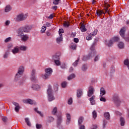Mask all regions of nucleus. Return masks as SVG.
Returning a JSON list of instances; mask_svg holds the SVG:
<instances>
[{
  "instance_id": "obj_1",
  "label": "nucleus",
  "mask_w": 129,
  "mask_h": 129,
  "mask_svg": "<svg viewBox=\"0 0 129 129\" xmlns=\"http://www.w3.org/2000/svg\"><path fill=\"white\" fill-rule=\"evenodd\" d=\"M95 92V89L93 86H90L87 92V95L88 97H91L89 100L91 104V105H94L95 104V95L94 94Z\"/></svg>"
},
{
  "instance_id": "obj_2",
  "label": "nucleus",
  "mask_w": 129,
  "mask_h": 129,
  "mask_svg": "<svg viewBox=\"0 0 129 129\" xmlns=\"http://www.w3.org/2000/svg\"><path fill=\"white\" fill-rule=\"evenodd\" d=\"M24 72H25V67L23 66H20L18 68L17 73L15 75L14 80L16 82L20 80L21 77L23 76Z\"/></svg>"
},
{
  "instance_id": "obj_3",
  "label": "nucleus",
  "mask_w": 129,
  "mask_h": 129,
  "mask_svg": "<svg viewBox=\"0 0 129 129\" xmlns=\"http://www.w3.org/2000/svg\"><path fill=\"white\" fill-rule=\"evenodd\" d=\"M47 94H48V99L49 101H53L54 100L55 97L53 95V91L52 90V86L51 85H48L47 89Z\"/></svg>"
},
{
  "instance_id": "obj_4",
  "label": "nucleus",
  "mask_w": 129,
  "mask_h": 129,
  "mask_svg": "<svg viewBox=\"0 0 129 129\" xmlns=\"http://www.w3.org/2000/svg\"><path fill=\"white\" fill-rule=\"evenodd\" d=\"M32 28L33 27H32V26L26 25L24 27H20L17 30V31L21 32L22 33H30Z\"/></svg>"
},
{
  "instance_id": "obj_5",
  "label": "nucleus",
  "mask_w": 129,
  "mask_h": 129,
  "mask_svg": "<svg viewBox=\"0 0 129 129\" xmlns=\"http://www.w3.org/2000/svg\"><path fill=\"white\" fill-rule=\"evenodd\" d=\"M52 73H53V70L51 68H47L45 69V74L44 75H42L41 77L43 78V79H48L49 77L52 75Z\"/></svg>"
},
{
  "instance_id": "obj_6",
  "label": "nucleus",
  "mask_w": 129,
  "mask_h": 129,
  "mask_svg": "<svg viewBox=\"0 0 129 129\" xmlns=\"http://www.w3.org/2000/svg\"><path fill=\"white\" fill-rule=\"evenodd\" d=\"M17 33L18 37L21 38L22 41L25 42L26 41H28V40H29V36L27 34H25L24 32L20 31H17Z\"/></svg>"
},
{
  "instance_id": "obj_7",
  "label": "nucleus",
  "mask_w": 129,
  "mask_h": 129,
  "mask_svg": "<svg viewBox=\"0 0 129 129\" xmlns=\"http://www.w3.org/2000/svg\"><path fill=\"white\" fill-rule=\"evenodd\" d=\"M27 18H28L27 14H20L15 17V20L16 22H22L25 21Z\"/></svg>"
},
{
  "instance_id": "obj_8",
  "label": "nucleus",
  "mask_w": 129,
  "mask_h": 129,
  "mask_svg": "<svg viewBox=\"0 0 129 129\" xmlns=\"http://www.w3.org/2000/svg\"><path fill=\"white\" fill-rule=\"evenodd\" d=\"M95 47V43H94L92 45V46L90 47L91 52L88 54V56H89L90 58L94 57V56L96 55V50H95V49H94Z\"/></svg>"
},
{
  "instance_id": "obj_9",
  "label": "nucleus",
  "mask_w": 129,
  "mask_h": 129,
  "mask_svg": "<svg viewBox=\"0 0 129 129\" xmlns=\"http://www.w3.org/2000/svg\"><path fill=\"white\" fill-rule=\"evenodd\" d=\"M113 100L116 105L118 106L119 104H120V99H119V96H118L117 94L113 95Z\"/></svg>"
},
{
  "instance_id": "obj_10",
  "label": "nucleus",
  "mask_w": 129,
  "mask_h": 129,
  "mask_svg": "<svg viewBox=\"0 0 129 129\" xmlns=\"http://www.w3.org/2000/svg\"><path fill=\"white\" fill-rule=\"evenodd\" d=\"M30 79L33 82H36L37 79L36 78V70L33 69L31 71Z\"/></svg>"
},
{
  "instance_id": "obj_11",
  "label": "nucleus",
  "mask_w": 129,
  "mask_h": 129,
  "mask_svg": "<svg viewBox=\"0 0 129 129\" xmlns=\"http://www.w3.org/2000/svg\"><path fill=\"white\" fill-rule=\"evenodd\" d=\"M109 3H110L109 0H105L104 1V10L105 11V13H109V10H108V8L110 7Z\"/></svg>"
},
{
  "instance_id": "obj_12",
  "label": "nucleus",
  "mask_w": 129,
  "mask_h": 129,
  "mask_svg": "<svg viewBox=\"0 0 129 129\" xmlns=\"http://www.w3.org/2000/svg\"><path fill=\"white\" fill-rule=\"evenodd\" d=\"M12 104L15 106V110L16 112H19L20 111V109H21V107L20 106V104L16 102H13Z\"/></svg>"
},
{
  "instance_id": "obj_13",
  "label": "nucleus",
  "mask_w": 129,
  "mask_h": 129,
  "mask_svg": "<svg viewBox=\"0 0 129 129\" xmlns=\"http://www.w3.org/2000/svg\"><path fill=\"white\" fill-rule=\"evenodd\" d=\"M126 31V29L125 28V27H123L122 28L119 32V34L121 36V37H122V38H124L125 37V31Z\"/></svg>"
},
{
  "instance_id": "obj_14",
  "label": "nucleus",
  "mask_w": 129,
  "mask_h": 129,
  "mask_svg": "<svg viewBox=\"0 0 129 129\" xmlns=\"http://www.w3.org/2000/svg\"><path fill=\"white\" fill-rule=\"evenodd\" d=\"M62 122V115L57 116V127H60Z\"/></svg>"
},
{
  "instance_id": "obj_15",
  "label": "nucleus",
  "mask_w": 129,
  "mask_h": 129,
  "mask_svg": "<svg viewBox=\"0 0 129 129\" xmlns=\"http://www.w3.org/2000/svg\"><path fill=\"white\" fill-rule=\"evenodd\" d=\"M83 94V90L81 89H79L77 91V96L79 98L81 97L82 96V95Z\"/></svg>"
},
{
  "instance_id": "obj_16",
  "label": "nucleus",
  "mask_w": 129,
  "mask_h": 129,
  "mask_svg": "<svg viewBox=\"0 0 129 129\" xmlns=\"http://www.w3.org/2000/svg\"><path fill=\"white\" fill-rule=\"evenodd\" d=\"M32 88L33 90H40V88H41V86L38 84H35L32 86Z\"/></svg>"
},
{
  "instance_id": "obj_17",
  "label": "nucleus",
  "mask_w": 129,
  "mask_h": 129,
  "mask_svg": "<svg viewBox=\"0 0 129 129\" xmlns=\"http://www.w3.org/2000/svg\"><path fill=\"white\" fill-rule=\"evenodd\" d=\"M12 10V8L11 5H7L5 8V12L9 13V12H11Z\"/></svg>"
},
{
  "instance_id": "obj_18",
  "label": "nucleus",
  "mask_w": 129,
  "mask_h": 129,
  "mask_svg": "<svg viewBox=\"0 0 129 129\" xmlns=\"http://www.w3.org/2000/svg\"><path fill=\"white\" fill-rule=\"evenodd\" d=\"M120 124L121 126H124V124H125V119L123 117H120Z\"/></svg>"
},
{
  "instance_id": "obj_19",
  "label": "nucleus",
  "mask_w": 129,
  "mask_h": 129,
  "mask_svg": "<svg viewBox=\"0 0 129 129\" xmlns=\"http://www.w3.org/2000/svg\"><path fill=\"white\" fill-rule=\"evenodd\" d=\"M105 44L106 46H108V47H112V45H113V42L111 39L109 40H106L105 41Z\"/></svg>"
},
{
  "instance_id": "obj_20",
  "label": "nucleus",
  "mask_w": 129,
  "mask_h": 129,
  "mask_svg": "<svg viewBox=\"0 0 129 129\" xmlns=\"http://www.w3.org/2000/svg\"><path fill=\"white\" fill-rule=\"evenodd\" d=\"M67 116V124H69L70 123V121H71V115L70 114L67 113L66 114Z\"/></svg>"
},
{
  "instance_id": "obj_21",
  "label": "nucleus",
  "mask_w": 129,
  "mask_h": 129,
  "mask_svg": "<svg viewBox=\"0 0 129 129\" xmlns=\"http://www.w3.org/2000/svg\"><path fill=\"white\" fill-rule=\"evenodd\" d=\"M12 52L13 54L16 55V54H18V53L20 52V49L18 47H15L13 49H12Z\"/></svg>"
},
{
  "instance_id": "obj_22",
  "label": "nucleus",
  "mask_w": 129,
  "mask_h": 129,
  "mask_svg": "<svg viewBox=\"0 0 129 129\" xmlns=\"http://www.w3.org/2000/svg\"><path fill=\"white\" fill-rule=\"evenodd\" d=\"M104 116L107 120H109V119H110V114H109V112H105L104 113Z\"/></svg>"
},
{
  "instance_id": "obj_23",
  "label": "nucleus",
  "mask_w": 129,
  "mask_h": 129,
  "mask_svg": "<svg viewBox=\"0 0 129 129\" xmlns=\"http://www.w3.org/2000/svg\"><path fill=\"white\" fill-rule=\"evenodd\" d=\"M24 103H28L29 104H34V102L31 99H26L24 100Z\"/></svg>"
},
{
  "instance_id": "obj_24",
  "label": "nucleus",
  "mask_w": 129,
  "mask_h": 129,
  "mask_svg": "<svg viewBox=\"0 0 129 129\" xmlns=\"http://www.w3.org/2000/svg\"><path fill=\"white\" fill-rule=\"evenodd\" d=\"M106 93V92L105 91V90H104V88L103 87L101 88L100 96H103V95H105Z\"/></svg>"
},
{
  "instance_id": "obj_25",
  "label": "nucleus",
  "mask_w": 129,
  "mask_h": 129,
  "mask_svg": "<svg viewBox=\"0 0 129 129\" xmlns=\"http://www.w3.org/2000/svg\"><path fill=\"white\" fill-rule=\"evenodd\" d=\"M96 14L98 17H100L104 14V15H105V13H104V12L102 11V10H98L96 11Z\"/></svg>"
},
{
  "instance_id": "obj_26",
  "label": "nucleus",
  "mask_w": 129,
  "mask_h": 129,
  "mask_svg": "<svg viewBox=\"0 0 129 129\" xmlns=\"http://www.w3.org/2000/svg\"><path fill=\"white\" fill-rule=\"evenodd\" d=\"M34 110L36 112H37V113H38V114H39V115H40L41 117H43V116H44V114L42 113V112L38 110V108H35Z\"/></svg>"
},
{
  "instance_id": "obj_27",
  "label": "nucleus",
  "mask_w": 129,
  "mask_h": 129,
  "mask_svg": "<svg viewBox=\"0 0 129 129\" xmlns=\"http://www.w3.org/2000/svg\"><path fill=\"white\" fill-rule=\"evenodd\" d=\"M84 120V118L83 117H80L78 119V125H81L83 122V120Z\"/></svg>"
},
{
  "instance_id": "obj_28",
  "label": "nucleus",
  "mask_w": 129,
  "mask_h": 129,
  "mask_svg": "<svg viewBox=\"0 0 129 129\" xmlns=\"http://www.w3.org/2000/svg\"><path fill=\"white\" fill-rule=\"evenodd\" d=\"M118 47L119 49H123L124 48V43L123 42H120L118 44Z\"/></svg>"
},
{
  "instance_id": "obj_29",
  "label": "nucleus",
  "mask_w": 129,
  "mask_h": 129,
  "mask_svg": "<svg viewBox=\"0 0 129 129\" xmlns=\"http://www.w3.org/2000/svg\"><path fill=\"white\" fill-rule=\"evenodd\" d=\"M19 50L21 51H27V49H28V47L26 46H21L19 47Z\"/></svg>"
},
{
  "instance_id": "obj_30",
  "label": "nucleus",
  "mask_w": 129,
  "mask_h": 129,
  "mask_svg": "<svg viewBox=\"0 0 129 129\" xmlns=\"http://www.w3.org/2000/svg\"><path fill=\"white\" fill-rule=\"evenodd\" d=\"M54 120H55V119L52 117V116H49L48 118V122H49V123H51V122H53V121H54Z\"/></svg>"
},
{
  "instance_id": "obj_31",
  "label": "nucleus",
  "mask_w": 129,
  "mask_h": 129,
  "mask_svg": "<svg viewBox=\"0 0 129 129\" xmlns=\"http://www.w3.org/2000/svg\"><path fill=\"white\" fill-rule=\"evenodd\" d=\"M111 40L113 41V43H115V42H118L119 38L117 36H115L113 38L111 39Z\"/></svg>"
},
{
  "instance_id": "obj_32",
  "label": "nucleus",
  "mask_w": 129,
  "mask_h": 129,
  "mask_svg": "<svg viewBox=\"0 0 129 129\" xmlns=\"http://www.w3.org/2000/svg\"><path fill=\"white\" fill-rule=\"evenodd\" d=\"M76 77V76L75 75V74H72L68 77V79L69 80H72L73 78H75Z\"/></svg>"
},
{
  "instance_id": "obj_33",
  "label": "nucleus",
  "mask_w": 129,
  "mask_h": 129,
  "mask_svg": "<svg viewBox=\"0 0 129 129\" xmlns=\"http://www.w3.org/2000/svg\"><path fill=\"white\" fill-rule=\"evenodd\" d=\"M25 120V122H26V124L28 125V126H31V125H32V124H31V122L29 119V118H26Z\"/></svg>"
},
{
  "instance_id": "obj_34",
  "label": "nucleus",
  "mask_w": 129,
  "mask_h": 129,
  "mask_svg": "<svg viewBox=\"0 0 129 129\" xmlns=\"http://www.w3.org/2000/svg\"><path fill=\"white\" fill-rule=\"evenodd\" d=\"M62 41H63V37H59L56 38V42L57 44H60V42H62Z\"/></svg>"
},
{
  "instance_id": "obj_35",
  "label": "nucleus",
  "mask_w": 129,
  "mask_h": 129,
  "mask_svg": "<svg viewBox=\"0 0 129 129\" xmlns=\"http://www.w3.org/2000/svg\"><path fill=\"white\" fill-rule=\"evenodd\" d=\"M46 29H47V27H46V26H42L41 30V33L42 34L45 33V32L46 31Z\"/></svg>"
},
{
  "instance_id": "obj_36",
  "label": "nucleus",
  "mask_w": 129,
  "mask_h": 129,
  "mask_svg": "<svg viewBox=\"0 0 129 129\" xmlns=\"http://www.w3.org/2000/svg\"><path fill=\"white\" fill-rule=\"evenodd\" d=\"M92 37H93V36L91 35V33H90L87 36L86 39L87 40V41H89V40H92Z\"/></svg>"
},
{
  "instance_id": "obj_37",
  "label": "nucleus",
  "mask_w": 129,
  "mask_h": 129,
  "mask_svg": "<svg viewBox=\"0 0 129 129\" xmlns=\"http://www.w3.org/2000/svg\"><path fill=\"white\" fill-rule=\"evenodd\" d=\"M82 71H86L87 70V64H84L82 67Z\"/></svg>"
},
{
  "instance_id": "obj_38",
  "label": "nucleus",
  "mask_w": 129,
  "mask_h": 129,
  "mask_svg": "<svg viewBox=\"0 0 129 129\" xmlns=\"http://www.w3.org/2000/svg\"><path fill=\"white\" fill-rule=\"evenodd\" d=\"M57 107H55L54 108H53L52 111V114L53 115H55V114L57 113Z\"/></svg>"
},
{
  "instance_id": "obj_39",
  "label": "nucleus",
  "mask_w": 129,
  "mask_h": 129,
  "mask_svg": "<svg viewBox=\"0 0 129 129\" xmlns=\"http://www.w3.org/2000/svg\"><path fill=\"white\" fill-rule=\"evenodd\" d=\"M107 120L106 119H104L103 121V127L104 128H105V127H106V125L107 124Z\"/></svg>"
},
{
  "instance_id": "obj_40",
  "label": "nucleus",
  "mask_w": 129,
  "mask_h": 129,
  "mask_svg": "<svg viewBox=\"0 0 129 129\" xmlns=\"http://www.w3.org/2000/svg\"><path fill=\"white\" fill-rule=\"evenodd\" d=\"M52 59L54 61H55L56 60H59L60 59V57L59 55H54L52 56Z\"/></svg>"
},
{
  "instance_id": "obj_41",
  "label": "nucleus",
  "mask_w": 129,
  "mask_h": 129,
  "mask_svg": "<svg viewBox=\"0 0 129 129\" xmlns=\"http://www.w3.org/2000/svg\"><path fill=\"white\" fill-rule=\"evenodd\" d=\"M81 30L82 31V32H86V28H85V25H84L83 24L81 25Z\"/></svg>"
},
{
  "instance_id": "obj_42",
  "label": "nucleus",
  "mask_w": 129,
  "mask_h": 129,
  "mask_svg": "<svg viewBox=\"0 0 129 129\" xmlns=\"http://www.w3.org/2000/svg\"><path fill=\"white\" fill-rule=\"evenodd\" d=\"M92 115H93V118H94V119H95L96 118V117H97V113H96V111H94L92 112Z\"/></svg>"
},
{
  "instance_id": "obj_43",
  "label": "nucleus",
  "mask_w": 129,
  "mask_h": 129,
  "mask_svg": "<svg viewBox=\"0 0 129 129\" xmlns=\"http://www.w3.org/2000/svg\"><path fill=\"white\" fill-rule=\"evenodd\" d=\"M90 56L88 55H86V56H84L83 57V60L84 61H87V60H89V58H90Z\"/></svg>"
},
{
  "instance_id": "obj_44",
  "label": "nucleus",
  "mask_w": 129,
  "mask_h": 129,
  "mask_svg": "<svg viewBox=\"0 0 129 129\" xmlns=\"http://www.w3.org/2000/svg\"><path fill=\"white\" fill-rule=\"evenodd\" d=\"M69 22L65 21L63 23V26L65 27V28H68L69 27Z\"/></svg>"
},
{
  "instance_id": "obj_45",
  "label": "nucleus",
  "mask_w": 129,
  "mask_h": 129,
  "mask_svg": "<svg viewBox=\"0 0 129 129\" xmlns=\"http://www.w3.org/2000/svg\"><path fill=\"white\" fill-rule=\"evenodd\" d=\"M67 86V82H63L61 83V87L65 88Z\"/></svg>"
},
{
  "instance_id": "obj_46",
  "label": "nucleus",
  "mask_w": 129,
  "mask_h": 129,
  "mask_svg": "<svg viewBox=\"0 0 129 129\" xmlns=\"http://www.w3.org/2000/svg\"><path fill=\"white\" fill-rule=\"evenodd\" d=\"M97 32H98V30H97V29H95L93 32L91 33V34L93 36H95L97 34Z\"/></svg>"
},
{
  "instance_id": "obj_47",
  "label": "nucleus",
  "mask_w": 129,
  "mask_h": 129,
  "mask_svg": "<svg viewBox=\"0 0 129 129\" xmlns=\"http://www.w3.org/2000/svg\"><path fill=\"white\" fill-rule=\"evenodd\" d=\"M100 101H102L103 102H106V99H105V98L103 97V96H100Z\"/></svg>"
},
{
  "instance_id": "obj_48",
  "label": "nucleus",
  "mask_w": 129,
  "mask_h": 129,
  "mask_svg": "<svg viewBox=\"0 0 129 129\" xmlns=\"http://www.w3.org/2000/svg\"><path fill=\"white\" fill-rule=\"evenodd\" d=\"M73 103V100L72 99V98H70L68 101V103L69 105H71Z\"/></svg>"
},
{
  "instance_id": "obj_49",
  "label": "nucleus",
  "mask_w": 129,
  "mask_h": 129,
  "mask_svg": "<svg viewBox=\"0 0 129 129\" xmlns=\"http://www.w3.org/2000/svg\"><path fill=\"white\" fill-rule=\"evenodd\" d=\"M79 61V59H78V60H76L75 62H74L73 63V66H74V67H76V66H77V65L78 64Z\"/></svg>"
},
{
  "instance_id": "obj_50",
  "label": "nucleus",
  "mask_w": 129,
  "mask_h": 129,
  "mask_svg": "<svg viewBox=\"0 0 129 129\" xmlns=\"http://www.w3.org/2000/svg\"><path fill=\"white\" fill-rule=\"evenodd\" d=\"M11 40H12V38L8 37L5 40V43H8V42H10L11 41Z\"/></svg>"
},
{
  "instance_id": "obj_51",
  "label": "nucleus",
  "mask_w": 129,
  "mask_h": 129,
  "mask_svg": "<svg viewBox=\"0 0 129 129\" xmlns=\"http://www.w3.org/2000/svg\"><path fill=\"white\" fill-rule=\"evenodd\" d=\"M54 62L56 64V65H57V66H59L60 65V60L59 59L54 60Z\"/></svg>"
},
{
  "instance_id": "obj_52",
  "label": "nucleus",
  "mask_w": 129,
  "mask_h": 129,
  "mask_svg": "<svg viewBox=\"0 0 129 129\" xmlns=\"http://www.w3.org/2000/svg\"><path fill=\"white\" fill-rule=\"evenodd\" d=\"M71 48L73 49V50H75V49H76V44L73 43L72 44Z\"/></svg>"
},
{
  "instance_id": "obj_53",
  "label": "nucleus",
  "mask_w": 129,
  "mask_h": 129,
  "mask_svg": "<svg viewBox=\"0 0 129 129\" xmlns=\"http://www.w3.org/2000/svg\"><path fill=\"white\" fill-rule=\"evenodd\" d=\"M9 57V51H7L4 55V58H7Z\"/></svg>"
},
{
  "instance_id": "obj_54",
  "label": "nucleus",
  "mask_w": 129,
  "mask_h": 129,
  "mask_svg": "<svg viewBox=\"0 0 129 129\" xmlns=\"http://www.w3.org/2000/svg\"><path fill=\"white\" fill-rule=\"evenodd\" d=\"M59 2H60V0H54L53 4V5H58L59 4Z\"/></svg>"
},
{
  "instance_id": "obj_55",
  "label": "nucleus",
  "mask_w": 129,
  "mask_h": 129,
  "mask_svg": "<svg viewBox=\"0 0 129 129\" xmlns=\"http://www.w3.org/2000/svg\"><path fill=\"white\" fill-rule=\"evenodd\" d=\"M115 70L114 69V67L112 66L111 67V71H110V73H114V72H115Z\"/></svg>"
},
{
  "instance_id": "obj_56",
  "label": "nucleus",
  "mask_w": 129,
  "mask_h": 129,
  "mask_svg": "<svg viewBox=\"0 0 129 129\" xmlns=\"http://www.w3.org/2000/svg\"><path fill=\"white\" fill-rule=\"evenodd\" d=\"M2 120L4 122H7V121L8 120V118L7 117H2Z\"/></svg>"
},
{
  "instance_id": "obj_57",
  "label": "nucleus",
  "mask_w": 129,
  "mask_h": 129,
  "mask_svg": "<svg viewBox=\"0 0 129 129\" xmlns=\"http://www.w3.org/2000/svg\"><path fill=\"white\" fill-rule=\"evenodd\" d=\"M60 67L62 69H65L66 68V64L62 63L60 65Z\"/></svg>"
},
{
  "instance_id": "obj_58",
  "label": "nucleus",
  "mask_w": 129,
  "mask_h": 129,
  "mask_svg": "<svg viewBox=\"0 0 129 129\" xmlns=\"http://www.w3.org/2000/svg\"><path fill=\"white\" fill-rule=\"evenodd\" d=\"M98 60H99V56L97 55V56H96V57L94 59V61H95V62H96L97 61H98Z\"/></svg>"
},
{
  "instance_id": "obj_59",
  "label": "nucleus",
  "mask_w": 129,
  "mask_h": 129,
  "mask_svg": "<svg viewBox=\"0 0 129 129\" xmlns=\"http://www.w3.org/2000/svg\"><path fill=\"white\" fill-rule=\"evenodd\" d=\"M79 126L80 129H85V126L84 125H79Z\"/></svg>"
},
{
  "instance_id": "obj_60",
  "label": "nucleus",
  "mask_w": 129,
  "mask_h": 129,
  "mask_svg": "<svg viewBox=\"0 0 129 129\" xmlns=\"http://www.w3.org/2000/svg\"><path fill=\"white\" fill-rule=\"evenodd\" d=\"M36 126V128L40 129L42 127V125L41 124H37Z\"/></svg>"
},
{
  "instance_id": "obj_61",
  "label": "nucleus",
  "mask_w": 129,
  "mask_h": 129,
  "mask_svg": "<svg viewBox=\"0 0 129 129\" xmlns=\"http://www.w3.org/2000/svg\"><path fill=\"white\" fill-rule=\"evenodd\" d=\"M11 23V21L7 20L6 22H5V25L6 26H9V25H10V24Z\"/></svg>"
},
{
  "instance_id": "obj_62",
  "label": "nucleus",
  "mask_w": 129,
  "mask_h": 129,
  "mask_svg": "<svg viewBox=\"0 0 129 129\" xmlns=\"http://www.w3.org/2000/svg\"><path fill=\"white\" fill-rule=\"evenodd\" d=\"M74 42H75V43H78V42H79V39H78V38H74Z\"/></svg>"
},
{
  "instance_id": "obj_63",
  "label": "nucleus",
  "mask_w": 129,
  "mask_h": 129,
  "mask_svg": "<svg viewBox=\"0 0 129 129\" xmlns=\"http://www.w3.org/2000/svg\"><path fill=\"white\" fill-rule=\"evenodd\" d=\"M97 127H98L97 125H93L92 126L91 129H97Z\"/></svg>"
},
{
  "instance_id": "obj_64",
  "label": "nucleus",
  "mask_w": 129,
  "mask_h": 129,
  "mask_svg": "<svg viewBox=\"0 0 129 129\" xmlns=\"http://www.w3.org/2000/svg\"><path fill=\"white\" fill-rule=\"evenodd\" d=\"M53 14H50L48 17V19L49 20H52V19H53Z\"/></svg>"
}]
</instances>
